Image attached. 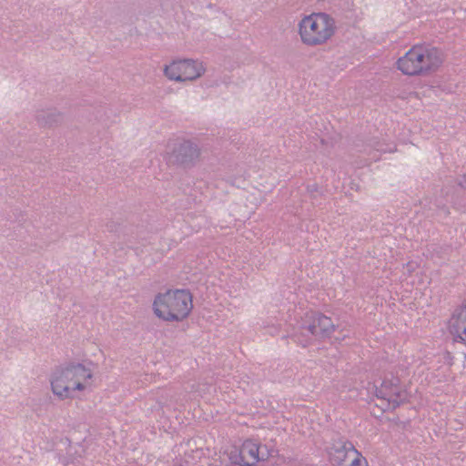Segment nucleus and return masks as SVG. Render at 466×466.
<instances>
[{
	"label": "nucleus",
	"mask_w": 466,
	"mask_h": 466,
	"mask_svg": "<svg viewBox=\"0 0 466 466\" xmlns=\"http://www.w3.org/2000/svg\"><path fill=\"white\" fill-rule=\"evenodd\" d=\"M93 371L81 363L57 367L50 376L53 394L60 400H73L91 385Z\"/></svg>",
	"instance_id": "obj_1"
},
{
	"label": "nucleus",
	"mask_w": 466,
	"mask_h": 466,
	"mask_svg": "<svg viewBox=\"0 0 466 466\" xmlns=\"http://www.w3.org/2000/svg\"><path fill=\"white\" fill-rule=\"evenodd\" d=\"M444 61V55L430 45H415L397 62V68L405 76H426L436 72Z\"/></svg>",
	"instance_id": "obj_2"
},
{
	"label": "nucleus",
	"mask_w": 466,
	"mask_h": 466,
	"mask_svg": "<svg viewBox=\"0 0 466 466\" xmlns=\"http://www.w3.org/2000/svg\"><path fill=\"white\" fill-rule=\"evenodd\" d=\"M335 20L326 13H312L305 15L298 24L301 42L307 46L326 44L336 32Z\"/></svg>",
	"instance_id": "obj_3"
},
{
	"label": "nucleus",
	"mask_w": 466,
	"mask_h": 466,
	"mask_svg": "<svg viewBox=\"0 0 466 466\" xmlns=\"http://www.w3.org/2000/svg\"><path fill=\"white\" fill-rule=\"evenodd\" d=\"M192 296L185 289L167 290L156 296L153 309L155 314L167 321H180L192 309Z\"/></svg>",
	"instance_id": "obj_4"
},
{
	"label": "nucleus",
	"mask_w": 466,
	"mask_h": 466,
	"mask_svg": "<svg viewBox=\"0 0 466 466\" xmlns=\"http://www.w3.org/2000/svg\"><path fill=\"white\" fill-rule=\"evenodd\" d=\"M300 335L294 334L292 339L295 342L307 346L311 337L324 339L329 337L335 330L332 319L321 313H307L299 326Z\"/></svg>",
	"instance_id": "obj_5"
},
{
	"label": "nucleus",
	"mask_w": 466,
	"mask_h": 466,
	"mask_svg": "<svg viewBox=\"0 0 466 466\" xmlns=\"http://www.w3.org/2000/svg\"><path fill=\"white\" fill-rule=\"evenodd\" d=\"M205 64L198 59H176L163 67V75L177 83L193 82L206 73Z\"/></svg>",
	"instance_id": "obj_6"
},
{
	"label": "nucleus",
	"mask_w": 466,
	"mask_h": 466,
	"mask_svg": "<svg viewBox=\"0 0 466 466\" xmlns=\"http://www.w3.org/2000/svg\"><path fill=\"white\" fill-rule=\"evenodd\" d=\"M270 456L271 451L267 445L253 440H246L238 450L230 452L229 459L236 465L255 466L259 461H267Z\"/></svg>",
	"instance_id": "obj_7"
},
{
	"label": "nucleus",
	"mask_w": 466,
	"mask_h": 466,
	"mask_svg": "<svg viewBox=\"0 0 466 466\" xmlns=\"http://www.w3.org/2000/svg\"><path fill=\"white\" fill-rule=\"evenodd\" d=\"M376 396L387 401V408L395 409L408 400V392L400 384V380L391 376L386 377L380 386L376 388Z\"/></svg>",
	"instance_id": "obj_8"
},
{
	"label": "nucleus",
	"mask_w": 466,
	"mask_h": 466,
	"mask_svg": "<svg viewBox=\"0 0 466 466\" xmlns=\"http://www.w3.org/2000/svg\"><path fill=\"white\" fill-rule=\"evenodd\" d=\"M200 155L199 146L190 139H177L171 148V157L175 162L185 167L195 166Z\"/></svg>",
	"instance_id": "obj_9"
},
{
	"label": "nucleus",
	"mask_w": 466,
	"mask_h": 466,
	"mask_svg": "<svg viewBox=\"0 0 466 466\" xmlns=\"http://www.w3.org/2000/svg\"><path fill=\"white\" fill-rule=\"evenodd\" d=\"M354 445L350 441H339L333 444L330 449V459L335 466H344L353 456L351 451H357Z\"/></svg>",
	"instance_id": "obj_10"
},
{
	"label": "nucleus",
	"mask_w": 466,
	"mask_h": 466,
	"mask_svg": "<svg viewBox=\"0 0 466 466\" xmlns=\"http://www.w3.org/2000/svg\"><path fill=\"white\" fill-rule=\"evenodd\" d=\"M450 329L461 339H466V303L454 310L450 320Z\"/></svg>",
	"instance_id": "obj_11"
},
{
	"label": "nucleus",
	"mask_w": 466,
	"mask_h": 466,
	"mask_svg": "<svg viewBox=\"0 0 466 466\" xmlns=\"http://www.w3.org/2000/svg\"><path fill=\"white\" fill-rule=\"evenodd\" d=\"M63 119V113L56 109L49 110L37 116L38 123L46 127H57L62 124Z\"/></svg>",
	"instance_id": "obj_12"
},
{
	"label": "nucleus",
	"mask_w": 466,
	"mask_h": 466,
	"mask_svg": "<svg viewBox=\"0 0 466 466\" xmlns=\"http://www.w3.org/2000/svg\"><path fill=\"white\" fill-rule=\"evenodd\" d=\"M353 455L344 466H368V461L362 454L357 451H351Z\"/></svg>",
	"instance_id": "obj_13"
}]
</instances>
